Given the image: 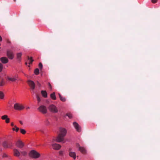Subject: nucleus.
Returning a JSON list of instances; mask_svg holds the SVG:
<instances>
[{
  "mask_svg": "<svg viewBox=\"0 0 160 160\" xmlns=\"http://www.w3.org/2000/svg\"><path fill=\"white\" fill-rule=\"evenodd\" d=\"M67 132V130L65 128H60L59 129V132L58 136L55 139H53V141H56L58 142L65 143L64 137L66 134Z\"/></svg>",
  "mask_w": 160,
  "mask_h": 160,
  "instance_id": "obj_1",
  "label": "nucleus"
},
{
  "mask_svg": "<svg viewBox=\"0 0 160 160\" xmlns=\"http://www.w3.org/2000/svg\"><path fill=\"white\" fill-rule=\"evenodd\" d=\"M14 155L17 157H21L27 155L28 153L26 151H14Z\"/></svg>",
  "mask_w": 160,
  "mask_h": 160,
  "instance_id": "obj_2",
  "label": "nucleus"
},
{
  "mask_svg": "<svg viewBox=\"0 0 160 160\" xmlns=\"http://www.w3.org/2000/svg\"><path fill=\"white\" fill-rule=\"evenodd\" d=\"M2 145L5 148H10L12 146V143L9 141H4L2 143Z\"/></svg>",
  "mask_w": 160,
  "mask_h": 160,
  "instance_id": "obj_3",
  "label": "nucleus"
},
{
  "mask_svg": "<svg viewBox=\"0 0 160 160\" xmlns=\"http://www.w3.org/2000/svg\"><path fill=\"white\" fill-rule=\"evenodd\" d=\"M38 110L43 114H46L48 112V110L46 107L43 105L40 106L38 108Z\"/></svg>",
  "mask_w": 160,
  "mask_h": 160,
  "instance_id": "obj_4",
  "label": "nucleus"
},
{
  "mask_svg": "<svg viewBox=\"0 0 160 160\" xmlns=\"http://www.w3.org/2000/svg\"><path fill=\"white\" fill-rule=\"evenodd\" d=\"M29 156L33 158H38L40 156V154L36 151H31L29 153Z\"/></svg>",
  "mask_w": 160,
  "mask_h": 160,
  "instance_id": "obj_5",
  "label": "nucleus"
},
{
  "mask_svg": "<svg viewBox=\"0 0 160 160\" xmlns=\"http://www.w3.org/2000/svg\"><path fill=\"white\" fill-rule=\"evenodd\" d=\"M49 111L53 113H56L58 112V110L56 107L53 104H51L48 107Z\"/></svg>",
  "mask_w": 160,
  "mask_h": 160,
  "instance_id": "obj_6",
  "label": "nucleus"
},
{
  "mask_svg": "<svg viewBox=\"0 0 160 160\" xmlns=\"http://www.w3.org/2000/svg\"><path fill=\"white\" fill-rule=\"evenodd\" d=\"M24 107L22 105L18 103H15L14 105V108L15 110H21L24 108Z\"/></svg>",
  "mask_w": 160,
  "mask_h": 160,
  "instance_id": "obj_7",
  "label": "nucleus"
},
{
  "mask_svg": "<svg viewBox=\"0 0 160 160\" xmlns=\"http://www.w3.org/2000/svg\"><path fill=\"white\" fill-rule=\"evenodd\" d=\"M7 56L9 59H12L13 58V54L11 50H8L7 51Z\"/></svg>",
  "mask_w": 160,
  "mask_h": 160,
  "instance_id": "obj_8",
  "label": "nucleus"
},
{
  "mask_svg": "<svg viewBox=\"0 0 160 160\" xmlns=\"http://www.w3.org/2000/svg\"><path fill=\"white\" fill-rule=\"evenodd\" d=\"M73 124L75 128L78 132H80L81 131V127L77 122H74Z\"/></svg>",
  "mask_w": 160,
  "mask_h": 160,
  "instance_id": "obj_9",
  "label": "nucleus"
},
{
  "mask_svg": "<svg viewBox=\"0 0 160 160\" xmlns=\"http://www.w3.org/2000/svg\"><path fill=\"white\" fill-rule=\"evenodd\" d=\"M28 82L32 89L33 90L35 89V84L33 81L31 80H28Z\"/></svg>",
  "mask_w": 160,
  "mask_h": 160,
  "instance_id": "obj_10",
  "label": "nucleus"
},
{
  "mask_svg": "<svg viewBox=\"0 0 160 160\" xmlns=\"http://www.w3.org/2000/svg\"><path fill=\"white\" fill-rule=\"evenodd\" d=\"M16 146L20 148H22L24 146V144L20 140H18L16 143Z\"/></svg>",
  "mask_w": 160,
  "mask_h": 160,
  "instance_id": "obj_11",
  "label": "nucleus"
},
{
  "mask_svg": "<svg viewBox=\"0 0 160 160\" xmlns=\"http://www.w3.org/2000/svg\"><path fill=\"white\" fill-rule=\"evenodd\" d=\"M52 148L55 150H58L60 149L61 147V146L57 143H54L52 144Z\"/></svg>",
  "mask_w": 160,
  "mask_h": 160,
  "instance_id": "obj_12",
  "label": "nucleus"
},
{
  "mask_svg": "<svg viewBox=\"0 0 160 160\" xmlns=\"http://www.w3.org/2000/svg\"><path fill=\"white\" fill-rule=\"evenodd\" d=\"M0 60L3 63H8V58L5 57H3L1 58Z\"/></svg>",
  "mask_w": 160,
  "mask_h": 160,
  "instance_id": "obj_13",
  "label": "nucleus"
},
{
  "mask_svg": "<svg viewBox=\"0 0 160 160\" xmlns=\"http://www.w3.org/2000/svg\"><path fill=\"white\" fill-rule=\"evenodd\" d=\"M69 155L70 157L74 159H75L76 157L75 153L73 152H71L69 153Z\"/></svg>",
  "mask_w": 160,
  "mask_h": 160,
  "instance_id": "obj_14",
  "label": "nucleus"
},
{
  "mask_svg": "<svg viewBox=\"0 0 160 160\" xmlns=\"http://www.w3.org/2000/svg\"><path fill=\"white\" fill-rule=\"evenodd\" d=\"M76 147L79 149V150H85L86 148L84 147H80L79 144L77 143L76 145Z\"/></svg>",
  "mask_w": 160,
  "mask_h": 160,
  "instance_id": "obj_15",
  "label": "nucleus"
},
{
  "mask_svg": "<svg viewBox=\"0 0 160 160\" xmlns=\"http://www.w3.org/2000/svg\"><path fill=\"white\" fill-rule=\"evenodd\" d=\"M41 93L44 97L47 98V93L46 91H42Z\"/></svg>",
  "mask_w": 160,
  "mask_h": 160,
  "instance_id": "obj_16",
  "label": "nucleus"
},
{
  "mask_svg": "<svg viewBox=\"0 0 160 160\" xmlns=\"http://www.w3.org/2000/svg\"><path fill=\"white\" fill-rule=\"evenodd\" d=\"M7 79L8 80L12 81V82H15L16 80H17V78H10L8 77Z\"/></svg>",
  "mask_w": 160,
  "mask_h": 160,
  "instance_id": "obj_17",
  "label": "nucleus"
},
{
  "mask_svg": "<svg viewBox=\"0 0 160 160\" xmlns=\"http://www.w3.org/2000/svg\"><path fill=\"white\" fill-rule=\"evenodd\" d=\"M50 97L53 100H55L56 99L55 94L54 92H53L51 94Z\"/></svg>",
  "mask_w": 160,
  "mask_h": 160,
  "instance_id": "obj_18",
  "label": "nucleus"
},
{
  "mask_svg": "<svg viewBox=\"0 0 160 160\" xmlns=\"http://www.w3.org/2000/svg\"><path fill=\"white\" fill-rule=\"evenodd\" d=\"M28 63L29 64H31L33 61L32 58V57L29 58V57H28Z\"/></svg>",
  "mask_w": 160,
  "mask_h": 160,
  "instance_id": "obj_19",
  "label": "nucleus"
},
{
  "mask_svg": "<svg viewBox=\"0 0 160 160\" xmlns=\"http://www.w3.org/2000/svg\"><path fill=\"white\" fill-rule=\"evenodd\" d=\"M58 95L61 101L62 102H65L66 101V99L64 97L62 96L59 93L58 94Z\"/></svg>",
  "mask_w": 160,
  "mask_h": 160,
  "instance_id": "obj_20",
  "label": "nucleus"
},
{
  "mask_svg": "<svg viewBox=\"0 0 160 160\" xmlns=\"http://www.w3.org/2000/svg\"><path fill=\"white\" fill-rule=\"evenodd\" d=\"M22 55V54L21 52L18 53L17 54V58L18 60H20Z\"/></svg>",
  "mask_w": 160,
  "mask_h": 160,
  "instance_id": "obj_21",
  "label": "nucleus"
},
{
  "mask_svg": "<svg viewBox=\"0 0 160 160\" xmlns=\"http://www.w3.org/2000/svg\"><path fill=\"white\" fill-rule=\"evenodd\" d=\"M5 83V81L3 79H2L0 82V86H3Z\"/></svg>",
  "mask_w": 160,
  "mask_h": 160,
  "instance_id": "obj_22",
  "label": "nucleus"
},
{
  "mask_svg": "<svg viewBox=\"0 0 160 160\" xmlns=\"http://www.w3.org/2000/svg\"><path fill=\"white\" fill-rule=\"evenodd\" d=\"M4 96V95L3 93L2 92L0 91V98L1 99H3Z\"/></svg>",
  "mask_w": 160,
  "mask_h": 160,
  "instance_id": "obj_23",
  "label": "nucleus"
},
{
  "mask_svg": "<svg viewBox=\"0 0 160 160\" xmlns=\"http://www.w3.org/2000/svg\"><path fill=\"white\" fill-rule=\"evenodd\" d=\"M39 70L38 68H36L34 71V73L36 75H38L39 74Z\"/></svg>",
  "mask_w": 160,
  "mask_h": 160,
  "instance_id": "obj_24",
  "label": "nucleus"
},
{
  "mask_svg": "<svg viewBox=\"0 0 160 160\" xmlns=\"http://www.w3.org/2000/svg\"><path fill=\"white\" fill-rule=\"evenodd\" d=\"M20 132L22 134H24L26 133V131L25 130H24V129H20Z\"/></svg>",
  "mask_w": 160,
  "mask_h": 160,
  "instance_id": "obj_25",
  "label": "nucleus"
},
{
  "mask_svg": "<svg viewBox=\"0 0 160 160\" xmlns=\"http://www.w3.org/2000/svg\"><path fill=\"white\" fill-rule=\"evenodd\" d=\"M8 118V116L7 115H4L2 116L1 118L3 120H6Z\"/></svg>",
  "mask_w": 160,
  "mask_h": 160,
  "instance_id": "obj_26",
  "label": "nucleus"
},
{
  "mask_svg": "<svg viewBox=\"0 0 160 160\" xmlns=\"http://www.w3.org/2000/svg\"><path fill=\"white\" fill-rule=\"evenodd\" d=\"M66 115L70 119L72 117V114L70 113H67Z\"/></svg>",
  "mask_w": 160,
  "mask_h": 160,
  "instance_id": "obj_27",
  "label": "nucleus"
},
{
  "mask_svg": "<svg viewBox=\"0 0 160 160\" xmlns=\"http://www.w3.org/2000/svg\"><path fill=\"white\" fill-rule=\"evenodd\" d=\"M36 98L37 99V100L38 101V102H39L40 101H41V99L39 97V96L38 95H37L36 96Z\"/></svg>",
  "mask_w": 160,
  "mask_h": 160,
  "instance_id": "obj_28",
  "label": "nucleus"
},
{
  "mask_svg": "<svg viewBox=\"0 0 160 160\" xmlns=\"http://www.w3.org/2000/svg\"><path fill=\"white\" fill-rule=\"evenodd\" d=\"M3 68V65L1 63H0V72H1Z\"/></svg>",
  "mask_w": 160,
  "mask_h": 160,
  "instance_id": "obj_29",
  "label": "nucleus"
},
{
  "mask_svg": "<svg viewBox=\"0 0 160 160\" xmlns=\"http://www.w3.org/2000/svg\"><path fill=\"white\" fill-rule=\"evenodd\" d=\"M38 66H39V68L41 69L42 68V65L41 62H40L39 63Z\"/></svg>",
  "mask_w": 160,
  "mask_h": 160,
  "instance_id": "obj_30",
  "label": "nucleus"
},
{
  "mask_svg": "<svg viewBox=\"0 0 160 160\" xmlns=\"http://www.w3.org/2000/svg\"><path fill=\"white\" fill-rule=\"evenodd\" d=\"M10 121V119L8 118L6 119L5 122L6 123H8Z\"/></svg>",
  "mask_w": 160,
  "mask_h": 160,
  "instance_id": "obj_31",
  "label": "nucleus"
},
{
  "mask_svg": "<svg viewBox=\"0 0 160 160\" xmlns=\"http://www.w3.org/2000/svg\"><path fill=\"white\" fill-rule=\"evenodd\" d=\"M8 155L6 154V153H4L2 155V158H5V157H8Z\"/></svg>",
  "mask_w": 160,
  "mask_h": 160,
  "instance_id": "obj_32",
  "label": "nucleus"
},
{
  "mask_svg": "<svg viewBox=\"0 0 160 160\" xmlns=\"http://www.w3.org/2000/svg\"><path fill=\"white\" fill-rule=\"evenodd\" d=\"M14 127L15 128H16V130H15V131L16 132H18V130H19V128H18L17 127V126H14Z\"/></svg>",
  "mask_w": 160,
  "mask_h": 160,
  "instance_id": "obj_33",
  "label": "nucleus"
},
{
  "mask_svg": "<svg viewBox=\"0 0 160 160\" xmlns=\"http://www.w3.org/2000/svg\"><path fill=\"white\" fill-rule=\"evenodd\" d=\"M158 0H152L151 1L152 3H155L157 2Z\"/></svg>",
  "mask_w": 160,
  "mask_h": 160,
  "instance_id": "obj_34",
  "label": "nucleus"
},
{
  "mask_svg": "<svg viewBox=\"0 0 160 160\" xmlns=\"http://www.w3.org/2000/svg\"><path fill=\"white\" fill-rule=\"evenodd\" d=\"M63 154V151H60L59 152V154L60 155H62Z\"/></svg>",
  "mask_w": 160,
  "mask_h": 160,
  "instance_id": "obj_35",
  "label": "nucleus"
},
{
  "mask_svg": "<svg viewBox=\"0 0 160 160\" xmlns=\"http://www.w3.org/2000/svg\"><path fill=\"white\" fill-rule=\"evenodd\" d=\"M37 84L38 86L39 87H41V84H40V83L38 81L37 82Z\"/></svg>",
  "mask_w": 160,
  "mask_h": 160,
  "instance_id": "obj_36",
  "label": "nucleus"
},
{
  "mask_svg": "<svg viewBox=\"0 0 160 160\" xmlns=\"http://www.w3.org/2000/svg\"><path fill=\"white\" fill-rule=\"evenodd\" d=\"M48 85L49 87V88H50V89H51L52 87H51V84H50V83H48Z\"/></svg>",
  "mask_w": 160,
  "mask_h": 160,
  "instance_id": "obj_37",
  "label": "nucleus"
},
{
  "mask_svg": "<svg viewBox=\"0 0 160 160\" xmlns=\"http://www.w3.org/2000/svg\"><path fill=\"white\" fill-rule=\"evenodd\" d=\"M19 122H20V123L22 124V125L23 124V122H22L21 121H19Z\"/></svg>",
  "mask_w": 160,
  "mask_h": 160,
  "instance_id": "obj_38",
  "label": "nucleus"
},
{
  "mask_svg": "<svg viewBox=\"0 0 160 160\" xmlns=\"http://www.w3.org/2000/svg\"><path fill=\"white\" fill-rule=\"evenodd\" d=\"M2 39L1 37L0 36V41H2Z\"/></svg>",
  "mask_w": 160,
  "mask_h": 160,
  "instance_id": "obj_39",
  "label": "nucleus"
},
{
  "mask_svg": "<svg viewBox=\"0 0 160 160\" xmlns=\"http://www.w3.org/2000/svg\"><path fill=\"white\" fill-rule=\"evenodd\" d=\"M11 125L12 126H14V124L13 122H12L11 123Z\"/></svg>",
  "mask_w": 160,
  "mask_h": 160,
  "instance_id": "obj_40",
  "label": "nucleus"
},
{
  "mask_svg": "<svg viewBox=\"0 0 160 160\" xmlns=\"http://www.w3.org/2000/svg\"><path fill=\"white\" fill-rule=\"evenodd\" d=\"M12 130H13V131H15L16 128H15H15H12Z\"/></svg>",
  "mask_w": 160,
  "mask_h": 160,
  "instance_id": "obj_41",
  "label": "nucleus"
},
{
  "mask_svg": "<svg viewBox=\"0 0 160 160\" xmlns=\"http://www.w3.org/2000/svg\"><path fill=\"white\" fill-rule=\"evenodd\" d=\"M81 152L82 153H84V151L82 150V151H81Z\"/></svg>",
  "mask_w": 160,
  "mask_h": 160,
  "instance_id": "obj_42",
  "label": "nucleus"
},
{
  "mask_svg": "<svg viewBox=\"0 0 160 160\" xmlns=\"http://www.w3.org/2000/svg\"><path fill=\"white\" fill-rule=\"evenodd\" d=\"M29 108H30L29 107H27V108H26V109H29Z\"/></svg>",
  "mask_w": 160,
  "mask_h": 160,
  "instance_id": "obj_43",
  "label": "nucleus"
},
{
  "mask_svg": "<svg viewBox=\"0 0 160 160\" xmlns=\"http://www.w3.org/2000/svg\"><path fill=\"white\" fill-rule=\"evenodd\" d=\"M27 63H27V62H25V64H26V65H27Z\"/></svg>",
  "mask_w": 160,
  "mask_h": 160,
  "instance_id": "obj_44",
  "label": "nucleus"
},
{
  "mask_svg": "<svg viewBox=\"0 0 160 160\" xmlns=\"http://www.w3.org/2000/svg\"><path fill=\"white\" fill-rule=\"evenodd\" d=\"M14 2L16 1V0H14Z\"/></svg>",
  "mask_w": 160,
  "mask_h": 160,
  "instance_id": "obj_45",
  "label": "nucleus"
},
{
  "mask_svg": "<svg viewBox=\"0 0 160 160\" xmlns=\"http://www.w3.org/2000/svg\"><path fill=\"white\" fill-rule=\"evenodd\" d=\"M8 43H10V42L8 41Z\"/></svg>",
  "mask_w": 160,
  "mask_h": 160,
  "instance_id": "obj_46",
  "label": "nucleus"
},
{
  "mask_svg": "<svg viewBox=\"0 0 160 160\" xmlns=\"http://www.w3.org/2000/svg\"><path fill=\"white\" fill-rule=\"evenodd\" d=\"M1 48L0 47V48Z\"/></svg>",
  "mask_w": 160,
  "mask_h": 160,
  "instance_id": "obj_47",
  "label": "nucleus"
}]
</instances>
